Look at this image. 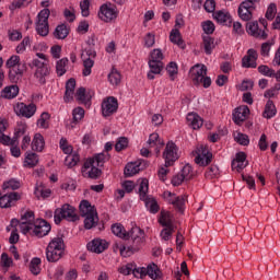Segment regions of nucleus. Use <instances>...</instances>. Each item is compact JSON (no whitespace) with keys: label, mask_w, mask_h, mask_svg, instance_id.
Returning a JSON list of instances; mask_svg holds the SVG:
<instances>
[{"label":"nucleus","mask_w":280,"mask_h":280,"mask_svg":"<svg viewBox=\"0 0 280 280\" xmlns=\"http://www.w3.org/2000/svg\"><path fill=\"white\" fill-rule=\"evenodd\" d=\"M90 167H91V170L88 172L89 178L96 180V178L102 176V170L97 168V166L95 164H93Z\"/></svg>","instance_id":"e2e57ef3"},{"label":"nucleus","mask_w":280,"mask_h":280,"mask_svg":"<svg viewBox=\"0 0 280 280\" xmlns=\"http://www.w3.org/2000/svg\"><path fill=\"white\" fill-rule=\"evenodd\" d=\"M49 14L51 11L49 9H43L38 15L35 23V30L38 36H49Z\"/></svg>","instance_id":"0eeeda50"},{"label":"nucleus","mask_w":280,"mask_h":280,"mask_svg":"<svg viewBox=\"0 0 280 280\" xmlns=\"http://www.w3.org/2000/svg\"><path fill=\"white\" fill-rule=\"evenodd\" d=\"M163 159L165 161V167H172L176 163L177 159H180L178 155V147L173 141H168L163 152Z\"/></svg>","instance_id":"1a4fd4ad"},{"label":"nucleus","mask_w":280,"mask_h":280,"mask_svg":"<svg viewBox=\"0 0 280 280\" xmlns=\"http://www.w3.org/2000/svg\"><path fill=\"white\" fill-rule=\"evenodd\" d=\"M75 97L78 100V102H91V97H89V95H86V89L84 88H79L77 90V93H75Z\"/></svg>","instance_id":"603ef678"},{"label":"nucleus","mask_w":280,"mask_h":280,"mask_svg":"<svg viewBox=\"0 0 280 280\" xmlns=\"http://www.w3.org/2000/svg\"><path fill=\"white\" fill-rule=\"evenodd\" d=\"M187 201V196L174 197V199H168L170 205H173L179 213H185V202Z\"/></svg>","instance_id":"473e14b6"},{"label":"nucleus","mask_w":280,"mask_h":280,"mask_svg":"<svg viewBox=\"0 0 280 280\" xmlns=\"http://www.w3.org/2000/svg\"><path fill=\"white\" fill-rule=\"evenodd\" d=\"M97 52L92 47L85 48L81 52V60H83V75L86 78L88 75H91V69H93V66L95 65V61L93 58H96Z\"/></svg>","instance_id":"6e6552de"},{"label":"nucleus","mask_w":280,"mask_h":280,"mask_svg":"<svg viewBox=\"0 0 280 280\" xmlns=\"http://www.w3.org/2000/svg\"><path fill=\"white\" fill-rule=\"evenodd\" d=\"M21 57L13 55L10 57V59L7 60V67L8 69H13L14 67H19V65H22Z\"/></svg>","instance_id":"4d7b16f0"},{"label":"nucleus","mask_w":280,"mask_h":280,"mask_svg":"<svg viewBox=\"0 0 280 280\" xmlns=\"http://www.w3.org/2000/svg\"><path fill=\"white\" fill-rule=\"evenodd\" d=\"M31 67H36L35 78L38 79L39 84H45L47 75H49V67L45 61L39 59H34L31 63Z\"/></svg>","instance_id":"ddd939ff"},{"label":"nucleus","mask_w":280,"mask_h":280,"mask_svg":"<svg viewBox=\"0 0 280 280\" xmlns=\"http://www.w3.org/2000/svg\"><path fill=\"white\" fill-rule=\"evenodd\" d=\"M20 229L24 235L32 232V229H34V212L27 211L22 215L20 220Z\"/></svg>","instance_id":"2eb2a0df"},{"label":"nucleus","mask_w":280,"mask_h":280,"mask_svg":"<svg viewBox=\"0 0 280 280\" xmlns=\"http://www.w3.org/2000/svg\"><path fill=\"white\" fill-rule=\"evenodd\" d=\"M55 223L60 224L62 220H67L68 222H78L80 217L75 213V209L73 206L66 203L61 208H57L55 210Z\"/></svg>","instance_id":"39448f33"},{"label":"nucleus","mask_w":280,"mask_h":280,"mask_svg":"<svg viewBox=\"0 0 280 280\" xmlns=\"http://www.w3.org/2000/svg\"><path fill=\"white\" fill-rule=\"evenodd\" d=\"M201 26H202L205 34H207V36H209V34H213V32H215V24H213L209 20L206 22H202Z\"/></svg>","instance_id":"bf43d9fd"},{"label":"nucleus","mask_w":280,"mask_h":280,"mask_svg":"<svg viewBox=\"0 0 280 280\" xmlns=\"http://www.w3.org/2000/svg\"><path fill=\"white\" fill-rule=\"evenodd\" d=\"M149 68L148 79L154 80V75L161 74V71L165 69V63H163V61H149Z\"/></svg>","instance_id":"393cba45"},{"label":"nucleus","mask_w":280,"mask_h":280,"mask_svg":"<svg viewBox=\"0 0 280 280\" xmlns=\"http://www.w3.org/2000/svg\"><path fill=\"white\" fill-rule=\"evenodd\" d=\"M79 209L82 218H85V229L91 230L94 229V226H97V223L100 222V217H97V210H95V207L91 206V202H89V200H82Z\"/></svg>","instance_id":"7ed1b4c3"},{"label":"nucleus","mask_w":280,"mask_h":280,"mask_svg":"<svg viewBox=\"0 0 280 280\" xmlns=\"http://www.w3.org/2000/svg\"><path fill=\"white\" fill-rule=\"evenodd\" d=\"M174 234V228H164L161 231V237L164 242H170V237Z\"/></svg>","instance_id":"338daca9"},{"label":"nucleus","mask_w":280,"mask_h":280,"mask_svg":"<svg viewBox=\"0 0 280 280\" xmlns=\"http://www.w3.org/2000/svg\"><path fill=\"white\" fill-rule=\"evenodd\" d=\"M119 108V102L115 96H108L102 102V115L103 117H110L115 115Z\"/></svg>","instance_id":"f8f14e48"},{"label":"nucleus","mask_w":280,"mask_h":280,"mask_svg":"<svg viewBox=\"0 0 280 280\" xmlns=\"http://www.w3.org/2000/svg\"><path fill=\"white\" fill-rule=\"evenodd\" d=\"M75 91V79L71 78L66 83L65 102H71L73 100V93Z\"/></svg>","instance_id":"f704fd0d"},{"label":"nucleus","mask_w":280,"mask_h":280,"mask_svg":"<svg viewBox=\"0 0 280 280\" xmlns=\"http://www.w3.org/2000/svg\"><path fill=\"white\" fill-rule=\"evenodd\" d=\"M166 71H167L171 80H176V75H178V65H176V62H174V61H171L166 66Z\"/></svg>","instance_id":"8fccbe9b"},{"label":"nucleus","mask_w":280,"mask_h":280,"mask_svg":"<svg viewBox=\"0 0 280 280\" xmlns=\"http://www.w3.org/2000/svg\"><path fill=\"white\" fill-rule=\"evenodd\" d=\"M72 121L70 122V128H75V125L84 119V108L77 107L72 112Z\"/></svg>","instance_id":"58836bf2"},{"label":"nucleus","mask_w":280,"mask_h":280,"mask_svg":"<svg viewBox=\"0 0 280 280\" xmlns=\"http://www.w3.org/2000/svg\"><path fill=\"white\" fill-rule=\"evenodd\" d=\"M21 188V182L16 179H10L3 184V189H12L13 191Z\"/></svg>","instance_id":"052dcab7"},{"label":"nucleus","mask_w":280,"mask_h":280,"mask_svg":"<svg viewBox=\"0 0 280 280\" xmlns=\"http://www.w3.org/2000/svg\"><path fill=\"white\" fill-rule=\"evenodd\" d=\"M258 72L261 73V75H266V78H275V70L270 69L268 66H259Z\"/></svg>","instance_id":"680f3d73"},{"label":"nucleus","mask_w":280,"mask_h":280,"mask_svg":"<svg viewBox=\"0 0 280 280\" xmlns=\"http://www.w3.org/2000/svg\"><path fill=\"white\" fill-rule=\"evenodd\" d=\"M163 58H165V56L163 55V51L159 48H155L150 52L149 61L163 62Z\"/></svg>","instance_id":"49530a36"},{"label":"nucleus","mask_w":280,"mask_h":280,"mask_svg":"<svg viewBox=\"0 0 280 280\" xmlns=\"http://www.w3.org/2000/svg\"><path fill=\"white\" fill-rule=\"evenodd\" d=\"M108 80L113 86H119V84H121V73H119L117 69L113 68L108 74Z\"/></svg>","instance_id":"79ce46f5"},{"label":"nucleus","mask_w":280,"mask_h":280,"mask_svg":"<svg viewBox=\"0 0 280 280\" xmlns=\"http://www.w3.org/2000/svg\"><path fill=\"white\" fill-rule=\"evenodd\" d=\"M67 67H69V59L68 58H62L57 60L56 62V73L58 78H62L65 73H67Z\"/></svg>","instance_id":"4c0bfd02"},{"label":"nucleus","mask_w":280,"mask_h":280,"mask_svg":"<svg viewBox=\"0 0 280 280\" xmlns=\"http://www.w3.org/2000/svg\"><path fill=\"white\" fill-rule=\"evenodd\" d=\"M54 36L59 40H65L69 36V28H67V25L60 24L55 28Z\"/></svg>","instance_id":"ea45409f"},{"label":"nucleus","mask_w":280,"mask_h":280,"mask_svg":"<svg viewBox=\"0 0 280 280\" xmlns=\"http://www.w3.org/2000/svg\"><path fill=\"white\" fill-rule=\"evenodd\" d=\"M98 19L105 23H110V21H115V19H117V11L108 7V4H103L98 12Z\"/></svg>","instance_id":"aec40b11"},{"label":"nucleus","mask_w":280,"mask_h":280,"mask_svg":"<svg viewBox=\"0 0 280 280\" xmlns=\"http://www.w3.org/2000/svg\"><path fill=\"white\" fill-rule=\"evenodd\" d=\"M196 154L195 163L200 165V167H207L213 159V154L209 152V149L206 145L202 144L197 147Z\"/></svg>","instance_id":"9d476101"},{"label":"nucleus","mask_w":280,"mask_h":280,"mask_svg":"<svg viewBox=\"0 0 280 280\" xmlns=\"http://www.w3.org/2000/svg\"><path fill=\"white\" fill-rule=\"evenodd\" d=\"M40 258L38 257H35L31 260L30 270L32 275H35V277L40 275Z\"/></svg>","instance_id":"de8ad7c7"},{"label":"nucleus","mask_w":280,"mask_h":280,"mask_svg":"<svg viewBox=\"0 0 280 280\" xmlns=\"http://www.w3.org/2000/svg\"><path fill=\"white\" fill-rule=\"evenodd\" d=\"M128 148V138L120 137L115 144L116 152H121V150H126Z\"/></svg>","instance_id":"13d9d810"},{"label":"nucleus","mask_w":280,"mask_h":280,"mask_svg":"<svg viewBox=\"0 0 280 280\" xmlns=\"http://www.w3.org/2000/svg\"><path fill=\"white\" fill-rule=\"evenodd\" d=\"M187 121L194 130H199V128H202V124H203L202 117L198 116V114L196 113L188 114Z\"/></svg>","instance_id":"c756f323"},{"label":"nucleus","mask_w":280,"mask_h":280,"mask_svg":"<svg viewBox=\"0 0 280 280\" xmlns=\"http://www.w3.org/2000/svg\"><path fill=\"white\" fill-rule=\"evenodd\" d=\"M234 139L236 143H238L240 145H249L250 143V139L248 138V135H245L242 132H238Z\"/></svg>","instance_id":"5fc2aeb1"},{"label":"nucleus","mask_w":280,"mask_h":280,"mask_svg":"<svg viewBox=\"0 0 280 280\" xmlns=\"http://www.w3.org/2000/svg\"><path fill=\"white\" fill-rule=\"evenodd\" d=\"M248 167V161H246V153L238 152L235 155V159L232 161V170L233 172H242V170Z\"/></svg>","instance_id":"5701e85b"},{"label":"nucleus","mask_w":280,"mask_h":280,"mask_svg":"<svg viewBox=\"0 0 280 280\" xmlns=\"http://www.w3.org/2000/svg\"><path fill=\"white\" fill-rule=\"evenodd\" d=\"M26 167H36L38 165V154L28 153L25 158Z\"/></svg>","instance_id":"09e8293b"},{"label":"nucleus","mask_w":280,"mask_h":280,"mask_svg":"<svg viewBox=\"0 0 280 280\" xmlns=\"http://www.w3.org/2000/svg\"><path fill=\"white\" fill-rule=\"evenodd\" d=\"M275 115H277V107L275 106V102L269 100V101H267V103L265 105V110L262 113V117H265V119H272V117H275Z\"/></svg>","instance_id":"e433bc0d"},{"label":"nucleus","mask_w":280,"mask_h":280,"mask_svg":"<svg viewBox=\"0 0 280 280\" xmlns=\"http://www.w3.org/2000/svg\"><path fill=\"white\" fill-rule=\"evenodd\" d=\"M35 196L36 198H49L51 196V190L50 189H43V188H36L35 189Z\"/></svg>","instance_id":"69168bd1"},{"label":"nucleus","mask_w":280,"mask_h":280,"mask_svg":"<svg viewBox=\"0 0 280 280\" xmlns=\"http://www.w3.org/2000/svg\"><path fill=\"white\" fill-rule=\"evenodd\" d=\"M201 47L207 56H211L215 49V39L209 35H203Z\"/></svg>","instance_id":"a878e982"},{"label":"nucleus","mask_w":280,"mask_h":280,"mask_svg":"<svg viewBox=\"0 0 280 280\" xmlns=\"http://www.w3.org/2000/svg\"><path fill=\"white\" fill-rule=\"evenodd\" d=\"M246 32L250 36H254V38H262V40H266V38H268V34H266V31L259 30V23L257 22L247 23Z\"/></svg>","instance_id":"b1692460"},{"label":"nucleus","mask_w":280,"mask_h":280,"mask_svg":"<svg viewBox=\"0 0 280 280\" xmlns=\"http://www.w3.org/2000/svg\"><path fill=\"white\" fill-rule=\"evenodd\" d=\"M80 163V155L78 153L69 154L66 156L65 165L71 170V167H75Z\"/></svg>","instance_id":"c03bdc74"},{"label":"nucleus","mask_w":280,"mask_h":280,"mask_svg":"<svg viewBox=\"0 0 280 280\" xmlns=\"http://www.w3.org/2000/svg\"><path fill=\"white\" fill-rule=\"evenodd\" d=\"M49 119H51L49 113H42L39 119L37 120V126H39V128H44L45 130H47V128H49Z\"/></svg>","instance_id":"a18cd8bd"},{"label":"nucleus","mask_w":280,"mask_h":280,"mask_svg":"<svg viewBox=\"0 0 280 280\" xmlns=\"http://www.w3.org/2000/svg\"><path fill=\"white\" fill-rule=\"evenodd\" d=\"M265 16L268 21H272L277 16V4L275 2L269 4Z\"/></svg>","instance_id":"6e6d98bb"},{"label":"nucleus","mask_w":280,"mask_h":280,"mask_svg":"<svg viewBox=\"0 0 280 280\" xmlns=\"http://www.w3.org/2000/svg\"><path fill=\"white\" fill-rule=\"evenodd\" d=\"M179 174H182V176L187 180H191V178H194V168L191 167V165L186 164L182 171L179 172Z\"/></svg>","instance_id":"3c124183"},{"label":"nucleus","mask_w":280,"mask_h":280,"mask_svg":"<svg viewBox=\"0 0 280 280\" xmlns=\"http://www.w3.org/2000/svg\"><path fill=\"white\" fill-rule=\"evenodd\" d=\"M23 135H25V128H19V129L15 131L14 137H13V138H10V143H9V145H11V147L19 145V138H20V137H23Z\"/></svg>","instance_id":"864d4df0"},{"label":"nucleus","mask_w":280,"mask_h":280,"mask_svg":"<svg viewBox=\"0 0 280 280\" xmlns=\"http://www.w3.org/2000/svg\"><path fill=\"white\" fill-rule=\"evenodd\" d=\"M215 21L220 23L221 25H226V23H231V15L229 13H225L223 11H217L213 14Z\"/></svg>","instance_id":"37998d69"},{"label":"nucleus","mask_w":280,"mask_h":280,"mask_svg":"<svg viewBox=\"0 0 280 280\" xmlns=\"http://www.w3.org/2000/svg\"><path fill=\"white\" fill-rule=\"evenodd\" d=\"M140 165L141 164L137 162L128 163L125 166V171H124L126 178H130V176H135V174H139V172H141Z\"/></svg>","instance_id":"c9c22d12"},{"label":"nucleus","mask_w":280,"mask_h":280,"mask_svg":"<svg viewBox=\"0 0 280 280\" xmlns=\"http://www.w3.org/2000/svg\"><path fill=\"white\" fill-rule=\"evenodd\" d=\"M154 43H156L154 34L148 33L144 36V47H154Z\"/></svg>","instance_id":"774afa93"},{"label":"nucleus","mask_w":280,"mask_h":280,"mask_svg":"<svg viewBox=\"0 0 280 280\" xmlns=\"http://www.w3.org/2000/svg\"><path fill=\"white\" fill-rule=\"evenodd\" d=\"M159 222L162 226L172 229L174 228V224L172 223V214L167 211H161V217L159 219Z\"/></svg>","instance_id":"a19ab883"},{"label":"nucleus","mask_w":280,"mask_h":280,"mask_svg":"<svg viewBox=\"0 0 280 280\" xmlns=\"http://www.w3.org/2000/svg\"><path fill=\"white\" fill-rule=\"evenodd\" d=\"M145 277H150V279L159 280L163 279V273L159 269L156 264H151L147 268H144Z\"/></svg>","instance_id":"cd10ccee"},{"label":"nucleus","mask_w":280,"mask_h":280,"mask_svg":"<svg viewBox=\"0 0 280 280\" xmlns=\"http://www.w3.org/2000/svg\"><path fill=\"white\" fill-rule=\"evenodd\" d=\"M108 159H110L109 154L97 153L93 158L86 160L83 167L84 170H91L92 165H95L96 167H104V163H106V160Z\"/></svg>","instance_id":"f3484780"},{"label":"nucleus","mask_w":280,"mask_h":280,"mask_svg":"<svg viewBox=\"0 0 280 280\" xmlns=\"http://www.w3.org/2000/svg\"><path fill=\"white\" fill-rule=\"evenodd\" d=\"M32 150L34 152H43L45 150V138L40 133H35L32 141Z\"/></svg>","instance_id":"2f4dec72"},{"label":"nucleus","mask_w":280,"mask_h":280,"mask_svg":"<svg viewBox=\"0 0 280 280\" xmlns=\"http://www.w3.org/2000/svg\"><path fill=\"white\" fill-rule=\"evenodd\" d=\"M194 84H202L205 89L211 86V78L207 77V66L197 63L190 69Z\"/></svg>","instance_id":"423d86ee"},{"label":"nucleus","mask_w":280,"mask_h":280,"mask_svg":"<svg viewBox=\"0 0 280 280\" xmlns=\"http://www.w3.org/2000/svg\"><path fill=\"white\" fill-rule=\"evenodd\" d=\"M275 45L273 40H269L261 44L260 54L261 56H270V47Z\"/></svg>","instance_id":"0e129e2a"},{"label":"nucleus","mask_w":280,"mask_h":280,"mask_svg":"<svg viewBox=\"0 0 280 280\" xmlns=\"http://www.w3.org/2000/svg\"><path fill=\"white\" fill-rule=\"evenodd\" d=\"M255 3H259V0L243 1L238 7V16L242 21H250L253 19V12H255Z\"/></svg>","instance_id":"9b49d317"},{"label":"nucleus","mask_w":280,"mask_h":280,"mask_svg":"<svg viewBox=\"0 0 280 280\" xmlns=\"http://www.w3.org/2000/svg\"><path fill=\"white\" fill-rule=\"evenodd\" d=\"M147 143L149 148H155L156 154H161V148L165 145V142L159 137V133H151Z\"/></svg>","instance_id":"bb28decb"},{"label":"nucleus","mask_w":280,"mask_h":280,"mask_svg":"<svg viewBox=\"0 0 280 280\" xmlns=\"http://www.w3.org/2000/svg\"><path fill=\"white\" fill-rule=\"evenodd\" d=\"M14 113L19 117H26V119H30L36 114V105L34 103H31L28 105H26L25 103H18L14 106Z\"/></svg>","instance_id":"4468645a"},{"label":"nucleus","mask_w":280,"mask_h":280,"mask_svg":"<svg viewBox=\"0 0 280 280\" xmlns=\"http://www.w3.org/2000/svg\"><path fill=\"white\" fill-rule=\"evenodd\" d=\"M112 232L116 237L120 240H129L130 232H127L122 224L115 223L112 225Z\"/></svg>","instance_id":"7c9ffc66"},{"label":"nucleus","mask_w":280,"mask_h":280,"mask_svg":"<svg viewBox=\"0 0 280 280\" xmlns=\"http://www.w3.org/2000/svg\"><path fill=\"white\" fill-rule=\"evenodd\" d=\"M106 248H108V242L102 238H94L88 244V250H90L91 253H96V255L104 253Z\"/></svg>","instance_id":"412c9836"},{"label":"nucleus","mask_w":280,"mask_h":280,"mask_svg":"<svg viewBox=\"0 0 280 280\" xmlns=\"http://www.w3.org/2000/svg\"><path fill=\"white\" fill-rule=\"evenodd\" d=\"M131 238V244L126 246H120V255L121 257H130V255H135V253H139L141 248H143V244H145V233L138 226L132 228L129 231V238Z\"/></svg>","instance_id":"f257e3e1"},{"label":"nucleus","mask_w":280,"mask_h":280,"mask_svg":"<svg viewBox=\"0 0 280 280\" xmlns=\"http://www.w3.org/2000/svg\"><path fill=\"white\" fill-rule=\"evenodd\" d=\"M19 95V85H9L1 91V97L4 100H14Z\"/></svg>","instance_id":"72a5a7b5"},{"label":"nucleus","mask_w":280,"mask_h":280,"mask_svg":"<svg viewBox=\"0 0 280 280\" xmlns=\"http://www.w3.org/2000/svg\"><path fill=\"white\" fill-rule=\"evenodd\" d=\"M27 71V66L25 62H22L9 70V80L13 82L14 84H18V82H21L23 80V73Z\"/></svg>","instance_id":"dca6fc26"},{"label":"nucleus","mask_w":280,"mask_h":280,"mask_svg":"<svg viewBox=\"0 0 280 280\" xmlns=\"http://www.w3.org/2000/svg\"><path fill=\"white\" fill-rule=\"evenodd\" d=\"M150 189V182L148 178H143L139 186V196L140 200H143L147 209H149L150 213H159V202H156V199L148 196V191Z\"/></svg>","instance_id":"20e7f679"},{"label":"nucleus","mask_w":280,"mask_h":280,"mask_svg":"<svg viewBox=\"0 0 280 280\" xmlns=\"http://www.w3.org/2000/svg\"><path fill=\"white\" fill-rule=\"evenodd\" d=\"M248 115H250V109L248 108V106L243 105V106L236 107L233 113L234 124H237V126H240L241 124H244Z\"/></svg>","instance_id":"6ab92c4d"},{"label":"nucleus","mask_w":280,"mask_h":280,"mask_svg":"<svg viewBox=\"0 0 280 280\" xmlns=\"http://www.w3.org/2000/svg\"><path fill=\"white\" fill-rule=\"evenodd\" d=\"M170 40L173 45H178L180 49H185L187 45H185V40H183V35H180V31L178 28H173L170 34Z\"/></svg>","instance_id":"c85d7f7f"},{"label":"nucleus","mask_w":280,"mask_h":280,"mask_svg":"<svg viewBox=\"0 0 280 280\" xmlns=\"http://www.w3.org/2000/svg\"><path fill=\"white\" fill-rule=\"evenodd\" d=\"M32 235H35V237H45V235L49 234V231H51V225L47 223L45 220H40L38 224H33Z\"/></svg>","instance_id":"a211bd4d"},{"label":"nucleus","mask_w":280,"mask_h":280,"mask_svg":"<svg viewBox=\"0 0 280 280\" xmlns=\"http://www.w3.org/2000/svg\"><path fill=\"white\" fill-rule=\"evenodd\" d=\"M242 67L245 69L257 68V50L253 48L247 50V55L242 59Z\"/></svg>","instance_id":"4be33fe9"},{"label":"nucleus","mask_w":280,"mask_h":280,"mask_svg":"<svg viewBox=\"0 0 280 280\" xmlns=\"http://www.w3.org/2000/svg\"><path fill=\"white\" fill-rule=\"evenodd\" d=\"M63 255H65V238H62V235H58L57 237H54L49 242L46 248V259L47 261L55 264V261H60Z\"/></svg>","instance_id":"f03ea898"}]
</instances>
